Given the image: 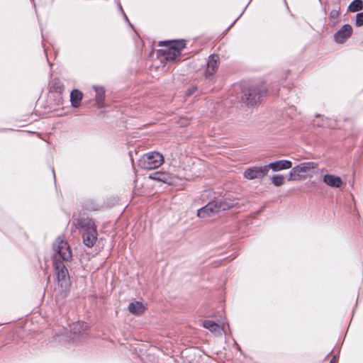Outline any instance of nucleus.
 Here are the masks:
<instances>
[{"mask_svg": "<svg viewBox=\"0 0 363 363\" xmlns=\"http://www.w3.org/2000/svg\"><path fill=\"white\" fill-rule=\"evenodd\" d=\"M340 15V9H333L330 12V15H329V18L330 19H337L338 18Z\"/></svg>", "mask_w": 363, "mask_h": 363, "instance_id": "25", "label": "nucleus"}, {"mask_svg": "<svg viewBox=\"0 0 363 363\" xmlns=\"http://www.w3.org/2000/svg\"><path fill=\"white\" fill-rule=\"evenodd\" d=\"M219 57L217 55L212 54L208 56L207 61V67L205 72V75L208 77L213 75L218 67Z\"/></svg>", "mask_w": 363, "mask_h": 363, "instance_id": "9", "label": "nucleus"}, {"mask_svg": "<svg viewBox=\"0 0 363 363\" xmlns=\"http://www.w3.org/2000/svg\"><path fill=\"white\" fill-rule=\"evenodd\" d=\"M83 97V94L79 89H73L70 93V102L71 105L77 108L80 106L82 99Z\"/></svg>", "mask_w": 363, "mask_h": 363, "instance_id": "14", "label": "nucleus"}, {"mask_svg": "<svg viewBox=\"0 0 363 363\" xmlns=\"http://www.w3.org/2000/svg\"><path fill=\"white\" fill-rule=\"evenodd\" d=\"M164 162V157L158 152H150L143 155L138 165L145 169H153L160 167Z\"/></svg>", "mask_w": 363, "mask_h": 363, "instance_id": "3", "label": "nucleus"}, {"mask_svg": "<svg viewBox=\"0 0 363 363\" xmlns=\"http://www.w3.org/2000/svg\"><path fill=\"white\" fill-rule=\"evenodd\" d=\"M55 252L53 266L58 286L62 290H67L70 286V278L67 267L63 262H70L72 254L68 242L58 237L52 245Z\"/></svg>", "mask_w": 363, "mask_h": 363, "instance_id": "1", "label": "nucleus"}, {"mask_svg": "<svg viewBox=\"0 0 363 363\" xmlns=\"http://www.w3.org/2000/svg\"><path fill=\"white\" fill-rule=\"evenodd\" d=\"M82 238L83 242L86 247H93L97 240L96 228L89 231L84 232L82 235Z\"/></svg>", "mask_w": 363, "mask_h": 363, "instance_id": "13", "label": "nucleus"}, {"mask_svg": "<svg viewBox=\"0 0 363 363\" xmlns=\"http://www.w3.org/2000/svg\"><path fill=\"white\" fill-rule=\"evenodd\" d=\"M159 45H165L167 47V49H172L177 52H180L185 48L186 43L184 40H165L160 42Z\"/></svg>", "mask_w": 363, "mask_h": 363, "instance_id": "11", "label": "nucleus"}, {"mask_svg": "<svg viewBox=\"0 0 363 363\" xmlns=\"http://www.w3.org/2000/svg\"><path fill=\"white\" fill-rule=\"evenodd\" d=\"M167 50H163L165 55L164 57L167 61H174L180 55V52H177L172 49Z\"/></svg>", "mask_w": 363, "mask_h": 363, "instance_id": "21", "label": "nucleus"}, {"mask_svg": "<svg viewBox=\"0 0 363 363\" xmlns=\"http://www.w3.org/2000/svg\"><path fill=\"white\" fill-rule=\"evenodd\" d=\"M337 357L336 356H333V358L331 359L330 363H335L337 362Z\"/></svg>", "mask_w": 363, "mask_h": 363, "instance_id": "27", "label": "nucleus"}, {"mask_svg": "<svg viewBox=\"0 0 363 363\" xmlns=\"http://www.w3.org/2000/svg\"><path fill=\"white\" fill-rule=\"evenodd\" d=\"M52 174H53L54 179H55V171H54L53 168L52 169Z\"/></svg>", "mask_w": 363, "mask_h": 363, "instance_id": "28", "label": "nucleus"}, {"mask_svg": "<svg viewBox=\"0 0 363 363\" xmlns=\"http://www.w3.org/2000/svg\"><path fill=\"white\" fill-rule=\"evenodd\" d=\"M123 15H124V17H125V19L128 21V17L126 16V15L123 13Z\"/></svg>", "mask_w": 363, "mask_h": 363, "instance_id": "29", "label": "nucleus"}, {"mask_svg": "<svg viewBox=\"0 0 363 363\" xmlns=\"http://www.w3.org/2000/svg\"><path fill=\"white\" fill-rule=\"evenodd\" d=\"M197 90V86H190L189 88L187 89L186 91V96H190L191 95H193Z\"/></svg>", "mask_w": 363, "mask_h": 363, "instance_id": "26", "label": "nucleus"}, {"mask_svg": "<svg viewBox=\"0 0 363 363\" xmlns=\"http://www.w3.org/2000/svg\"><path fill=\"white\" fill-rule=\"evenodd\" d=\"M318 167V164L313 162H302L294 167L289 174V181L299 179L302 177V174H305Z\"/></svg>", "mask_w": 363, "mask_h": 363, "instance_id": "5", "label": "nucleus"}, {"mask_svg": "<svg viewBox=\"0 0 363 363\" xmlns=\"http://www.w3.org/2000/svg\"><path fill=\"white\" fill-rule=\"evenodd\" d=\"M150 178L155 180L162 182L164 183L169 184L171 182V176L169 175V174L166 172H154L150 175Z\"/></svg>", "mask_w": 363, "mask_h": 363, "instance_id": "18", "label": "nucleus"}, {"mask_svg": "<svg viewBox=\"0 0 363 363\" xmlns=\"http://www.w3.org/2000/svg\"><path fill=\"white\" fill-rule=\"evenodd\" d=\"M352 33V28L350 24H345L334 34V40L337 43H343Z\"/></svg>", "mask_w": 363, "mask_h": 363, "instance_id": "7", "label": "nucleus"}, {"mask_svg": "<svg viewBox=\"0 0 363 363\" xmlns=\"http://www.w3.org/2000/svg\"><path fill=\"white\" fill-rule=\"evenodd\" d=\"M271 181L275 186H280L284 184V177L281 174H275L271 178Z\"/></svg>", "mask_w": 363, "mask_h": 363, "instance_id": "23", "label": "nucleus"}, {"mask_svg": "<svg viewBox=\"0 0 363 363\" xmlns=\"http://www.w3.org/2000/svg\"><path fill=\"white\" fill-rule=\"evenodd\" d=\"M83 207L86 211H99L101 206L93 199H87L84 201Z\"/></svg>", "mask_w": 363, "mask_h": 363, "instance_id": "19", "label": "nucleus"}, {"mask_svg": "<svg viewBox=\"0 0 363 363\" xmlns=\"http://www.w3.org/2000/svg\"><path fill=\"white\" fill-rule=\"evenodd\" d=\"M128 309L129 312L134 315H140L145 311V306L142 302L135 301L128 304Z\"/></svg>", "mask_w": 363, "mask_h": 363, "instance_id": "16", "label": "nucleus"}, {"mask_svg": "<svg viewBox=\"0 0 363 363\" xmlns=\"http://www.w3.org/2000/svg\"><path fill=\"white\" fill-rule=\"evenodd\" d=\"M355 24L357 26H363V12L357 14Z\"/></svg>", "mask_w": 363, "mask_h": 363, "instance_id": "24", "label": "nucleus"}, {"mask_svg": "<svg viewBox=\"0 0 363 363\" xmlns=\"http://www.w3.org/2000/svg\"><path fill=\"white\" fill-rule=\"evenodd\" d=\"M264 94V91L258 87H250L247 89L242 90V101L247 105L255 106L259 101Z\"/></svg>", "mask_w": 363, "mask_h": 363, "instance_id": "4", "label": "nucleus"}, {"mask_svg": "<svg viewBox=\"0 0 363 363\" xmlns=\"http://www.w3.org/2000/svg\"><path fill=\"white\" fill-rule=\"evenodd\" d=\"M362 45H363V41L361 43Z\"/></svg>", "mask_w": 363, "mask_h": 363, "instance_id": "30", "label": "nucleus"}, {"mask_svg": "<svg viewBox=\"0 0 363 363\" xmlns=\"http://www.w3.org/2000/svg\"><path fill=\"white\" fill-rule=\"evenodd\" d=\"M203 326L211 332L218 334H220V331L223 330L218 323L211 320H204Z\"/></svg>", "mask_w": 363, "mask_h": 363, "instance_id": "17", "label": "nucleus"}, {"mask_svg": "<svg viewBox=\"0 0 363 363\" xmlns=\"http://www.w3.org/2000/svg\"><path fill=\"white\" fill-rule=\"evenodd\" d=\"M74 224L79 228L82 229L84 232L89 231L96 228L94 220L89 217L80 216L77 219H74Z\"/></svg>", "mask_w": 363, "mask_h": 363, "instance_id": "8", "label": "nucleus"}, {"mask_svg": "<svg viewBox=\"0 0 363 363\" xmlns=\"http://www.w3.org/2000/svg\"><path fill=\"white\" fill-rule=\"evenodd\" d=\"M363 9V2L362 0H353L348 6V10L351 12H356Z\"/></svg>", "mask_w": 363, "mask_h": 363, "instance_id": "20", "label": "nucleus"}, {"mask_svg": "<svg viewBox=\"0 0 363 363\" xmlns=\"http://www.w3.org/2000/svg\"><path fill=\"white\" fill-rule=\"evenodd\" d=\"M93 89L96 92V102L99 108L102 107L105 99V89L101 86H94Z\"/></svg>", "mask_w": 363, "mask_h": 363, "instance_id": "15", "label": "nucleus"}, {"mask_svg": "<svg viewBox=\"0 0 363 363\" xmlns=\"http://www.w3.org/2000/svg\"><path fill=\"white\" fill-rule=\"evenodd\" d=\"M86 328H87L86 323L77 322L73 325L72 330L73 333L75 335L77 333H79V334L82 333V332L85 331L86 330Z\"/></svg>", "mask_w": 363, "mask_h": 363, "instance_id": "22", "label": "nucleus"}, {"mask_svg": "<svg viewBox=\"0 0 363 363\" xmlns=\"http://www.w3.org/2000/svg\"><path fill=\"white\" fill-rule=\"evenodd\" d=\"M268 172L270 169L274 172H278L283 169H290L292 167V162L290 160H281L275 161L273 162H270L268 164H266Z\"/></svg>", "mask_w": 363, "mask_h": 363, "instance_id": "10", "label": "nucleus"}, {"mask_svg": "<svg viewBox=\"0 0 363 363\" xmlns=\"http://www.w3.org/2000/svg\"><path fill=\"white\" fill-rule=\"evenodd\" d=\"M323 182L333 188H340L343 183L340 177L330 174H327L323 176Z\"/></svg>", "mask_w": 363, "mask_h": 363, "instance_id": "12", "label": "nucleus"}, {"mask_svg": "<svg viewBox=\"0 0 363 363\" xmlns=\"http://www.w3.org/2000/svg\"><path fill=\"white\" fill-rule=\"evenodd\" d=\"M268 174L267 165L262 167H252L246 169L243 172L245 179L252 180L255 179H262Z\"/></svg>", "mask_w": 363, "mask_h": 363, "instance_id": "6", "label": "nucleus"}, {"mask_svg": "<svg viewBox=\"0 0 363 363\" xmlns=\"http://www.w3.org/2000/svg\"><path fill=\"white\" fill-rule=\"evenodd\" d=\"M234 204V201L223 199L210 201L197 211V216L202 218L211 217L222 211L233 208Z\"/></svg>", "mask_w": 363, "mask_h": 363, "instance_id": "2", "label": "nucleus"}]
</instances>
